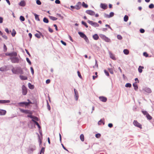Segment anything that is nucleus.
<instances>
[{"mask_svg": "<svg viewBox=\"0 0 154 154\" xmlns=\"http://www.w3.org/2000/svg\"><path fill=\"white\" fill-rule=\"evenodd\" d=\"M144 68V67L143 66H140L139 67L138 70L139 72L140 73H141L142 72L143 70L142 69Z\"/></svg>", "mask_w": 154, "mask_h": 154, "instance_id": "obj_23", "label": "nucleus"}, {"mask_svg": "<svg viewBox=\"0 0 154 154\" xmlns=\"http://www.w3.org/2000/svg\"><path fill=\"white\" fill-rule=\"evenodd\" d=\"M2 37L3 38H4L5 39H7V38H8L7 37L6 35H4L3 34H2Z\"/></svg>", "mask_w": 154, "mask_h": 154, "instance_id": "obj_63", "label": "nucleus"}, {"mask_svg": "<svg viewBox=\"0 0 154 154\" xmlns=\"http://www.w3.org/2000/svg\"><path fill=\"white\" fill-rule=\"evenodd\" d=\"M88 22L92 26L95 27H97L99 26V24L97 23L94 22L92 21L88 20Z\"/></svg>", "mask_w": 154, "mask_h": 154, "instance_id": "obj_4", "label": "nucleus"}, {"mask_svg": "<svg viewBox=\"0 0 154 154\" xmlns=\"http://www.w3.org/2000/svg\"><path fill=\"white\" fill-rule=\"evenodd\" d=\"M133 86L134 88V89L135 90H137L138 89V87L137 85L136 84H133Z\"/></svg>", "mask_w": 154, "mask_h": 154, "instance_id": "obj_40", "label": "nucleus"}, {"mask_svg": "<svg viewBox=\"0 0 154 154\" xmlns=\"http://www.w3.org/2000/svg\"><path fill=\"white\" fill-rule=\"evenodd\" d=\"M6 113V111L5 110L1 109L0 110V115H5Z\"/></svg>", "mask_w": 154, "mask_h": 154, "instance_id": "obj_15", "label": "nucleus"}, {"mask_svg": "<svg viewBox=\"0 0 154 154\" xmlns=\"http://www.w3.org/2000/svg\"><path fill=\"white\" fill-rule=\"evenodd\" d=\"M131 85L130 83H127L125 85V86L126 87H129L130 88L131 87Z\"/></svg>", "mask_w": 154, "mask_h": 154, "instance_id": "obj_35", "label": "nucleus"}, {"mask_svg": "<svg viewBox=\"0 0 154 154\" xmlns=\"http://www.w3.org/2000/svg\"><path fill=\"white\" fill-rule=\"evenodd\" d=\"M26 60L29 63V64L31 65V62L29 60V58L27 57L26 58Z\"/></svg>", "mask_w": 154, "mask_h": 154, "instance_id": "obj_48", "label": "nucleus"}, {"mask_svg": "<svg viewBox=\"0 0 154 154\" xmlns=\"http://www.w3.org/2000/svg\"><path fill=\"white\" fill-rule=\"evenodd\" d=\"M82 4L81 2H77L75 5V9L77 10L80 9L81 8Z\"/></svg>", "mask_w": 154, "mask_h": 154, "instance_id": "obj_7", "label": "nucleus"}, {"mask_svg": "<svg viewBox=\"0 0 154 154\" xmlns=\"http://www.w3.org/2000/svg\"><path fill=\"white\" fill-rule=\"evenodd\" d=\"M108 126L110 128H112L113 126V125L112 123H109L108 125Z\"/></svg>", "mask_w": 154, "mask_h": 154, "instance_id": "obj_59", "label": "nucleus"}, {"mask_svg": "<svg viewBox=\"0 0 154 154\" xmlns=\"http://www.w3.org/2000/svg\"><path fill=\"white\" fill-rule=\"evenodd\" d=\"M19 104L21 106H23L22 105V104H24L26 106H27L28 105V103H27V102H22L20 103H19Z\"/></svg>", "mask_w": 154, "mask_h": 154, "instance_id": "obj_20", "label": "nucleus"}, {"mask_svg": "<svg viewBox=\"0 0 154 154\" xmlns=\"http://www.w3.org/2000/svg\"><path fill=\"white\" fill-rule=\"evenodd\" d=\"M82 24L84 25L86 28H88V26L87 25V23L83 21H82Z\"/></svg>", "mask_w": 154, "mask_h": 154, "instance_id": "obj_37", "label": "nucleus"}, {"mask_svg": "<svg viewBox=\"0 0 154 154\" xmlns=\"http://www.w3.org/2000/svg\"><path fill=\"white\" fill-rule=\"evenodd\" d=\"M128 19V16L125 15L124 18V20L125 22H127Z\"/></svg>", "mask_w": 154, "mask_h": 154, "instance_id": "obj_32", "label": "nucleus"}, {"mask_svg": "<svg viewBox=\"0 0 154 154\" xmlns=\"http://www.w3.org/2000/svg\"><path fill=\"white\" fill-rule=\"evenodd\" d=\"M82 5L83 7L85 8H87L88 7V5L87 4H85L84 2H82Z\"/></svg>", "mask_w": 154, "mask_h": 154, "instance_id": "obj_29", "label": "nucleus"}, {"mask_svg": "<svg viewBox=\"0 0 154 154\" xmlns=\"http://www.w3.org/2000/svg\"><path fill=\"white\" fill-rule=\"evenodd\" d=\"M60 42H61V43L63 45H65V46L66 45V43L65 42H63L62 40H61Z\"/></svg>", "mask_w": 154, "mask_h": 154, "instance_id": "obj_58", "label": "nucleus"}, {"mask_svg": "<svg viewBox=\"0 0 154 154\" xmlns=\"http://www.w3.org/2000/svg\"><path fill=\"white\" fill-rule=\"evenodd\" d=\"M10 102L9 100H0V103H8Z\"/></svg>", "mask_w": 154, "mask_h": 154, "instance_id": "obj_25", "label": "nucleus"}, {"mask_svg": "<svg viewBox=\"0 0 154 154\" xmlns=\"http://www.w3.org/2000/svg\"><path fill=\"white\" fill-rule=\"evenodd\" d=\"M55 3L57 4H59L60 3V2L59 0H56L55 1Z\"/></svg>", "mask_w": 154, "mask_h": 154, "instance_id": "obj_55", "label": "nucleus"}, {"mask_svg": "<svg viewBox=\"0 0 154 154\" xmlns=\"http://www.w3.org/2000/svg\"><path fill=\"white\" fill-rule=\"evenodd\" d=\"M3 18L1 17H0V23H2L3 22Z\"/></svg>", "mask_w": 154, "mask_h": 154, "instance_id": "obj_60", "label": "nucleus"}, {"mask_svg": "<svg viewBox=\"0 0 154 154\" xmlns=\"http://www.w3.org/2000/svg\"><path fill=\"white\" fill-rule=\"evenodd\" d=\"M7 51V48L6 45L4 44V52H6Z\"/></svg>", "mask_w": 154, "mask_h": 154, "instance_id": "obj_45", "label": "nucleus"}, {"mask_svg": "<svg viewBox=\"0 0 154 154\" xmlns=\"http://www.w3.org/2000/svg\"><path fill=\"white\" fill-rule=\"evenodd\" d=\"M101 136V135L100 134H97L95 135V137L97 138H99Z\"/></svg>", "mask_w": 154, "mask_h": 154, "instance_id": "obj_47", "label": "nucleus"}, {"mask_svg": "<svg viewBox=\"0 0 154 154\" xmlns=\"http://www.w3.org/2000/svg\"><path fill=\"white\" fill-rule=\"evenodd\" d=\"M19 109L20 111L23 113L26 114H29L30 113V111L29 110H24L21 109Z\"/></svg>", "mask_w": 154, "mask_h": 154, "instance_id": "obj_11", "label": "nucleus"}, {"mask_svg": "<svg viewBox=\"0 0 154 154\" xmlns=\"http://www.w3.org/2000/svg\"><path fill=\"white\" fill-rule=\"evenodd\" d=\"M140 32L141 33H143L145 32V30L143 29H140Z\"/></svg>", "mask_w": 154, "mask_h": 154, "instance_id": "obj_56", "label": "nucleus"}, {"mask_svg": "<svg viewBox=\"0 0 154 154\" xmlns=\"http://www.w3.org/2000/svg\"><path fill=\"white\" fill-rule=\"evenodd\" d=\"M6 70V66L2 67L0 68V71L2 72L5 71Z\"/></svg>", "mask_w": 154, "mask_h": 154, "instance_id": "obj_21", "label": "nucleus"}, {"mask_svg": "<svg viewBox=\"0 0 154 154\" xmlns=\"http://www.w3.org/2000/svg\"><path fill=\"white\" fill-rule=\"evenodd\" d=\"M19 5L20 6L24 7L26 5L25 2L24 0L20 2Z\"/></svg>", "mask_w": 154, "mask_h": 154, "instance_id": "obj_13", "label": "nucleus"}, {"mask_svg": "<svg viewBox=\"0 0 154 154\" xmlns=\"http://www.w3.org/2000/svg\"><path fill=\"white\" fill-rule=\"evenodd\" d=\"M27 92V90L26 88L24 85H23L22 87V93L23 95L26 94Z\"/></svg>", "mask_w": 154, "mask_h": 154, "instance_id": "obj_6", "label": "nucleus"}, {"mask_svg": "<svg viewBox=\"0 0 154 154\" xmlns=\"http://www.w3.org/2000/svg\"><path fill=\"white\" fill-rule=\"evenodd\" d=\"M117 38L119 40H121L122 39V37L120 35H118L117 36Z\"/></svg>", "mask_w": 154, "mask_h": 154, "instance_id": "obj_46", "label": "nucleus"}, {"mask_svg": "<svg viewBox=\"0 0 154 154\" xmlns=\"http://www.w3.org/2000/svg\"><path fill=\"white\" fill-rule=\"evenodd\" d=\"M11 60L12 62L14 63H16L18 61V60L16 57L11 58Z\"/></svg>", "mask_w": 154, "mask_h": 154, "instance_id": "obj_22", "label": "nucleus"}, {"mask_svg": "<svg viewBox=\"0 0 154 154\" xmlns=\"http://www.w3.org/2000/svg\"><path fill=\"white\" fill-rule=\"evenodd\" d=\"M100 6L101 8L104 9H106L107 8V5L106 4L101 3Z\"/></svg>", "mask_w": 154, "mask_h": 154, "instance_id": "obj_14", "label": "nucleus"}, {"mask_svg": "<svg viewBox=\"0 0 154 154\" xmlns=\"http://www.w3.org/2000/svg\"><path fill=\"white\" fill-rule=\"evenodd\" d=\"M11 71L14 74H23V70L20 68H18L16 69H15L14 68H13L11 69Z\"/></svg>", "mask_w": 154, "mask_h": 154, "instance_id": "obj_1", "label": "nucleus"}, {"mask_svg": "<svg viewBox=\"0 0 154 154\" xmlns=\"http://www.w3.org/2000/svg\"><path fill=\"white\" fill-rule=\"evenodd\" d=\"M44 151H45V148L44 147H42L41 149L40 154H41L42 152L43 153H44Z\"/></svg>", "mask_w": 154, "mask_h": 154, "instance_id": "obj_51", "label": "nucleus"}, {"mask_svg": "<svg viewBox=\"0 0 154 154\" xmlns=\"http://www.w3.org/2000/svg\"><path fill=\"white\" fill-rule=\"evenodd\" d=\"M101 123H103V125H104L105 124L104 122L102 121V120H100L98 122V124L99 125H100L101 124Z\"/></svg>", "mask_w": 154, "mask_h": 154, "instance_id": "obj_36", "label": "nucleus"}, {"mask_svg": "<svg viewBox=\"0 0 154 154\" xmlns=\"http://www.w3.org/2000/svg\"><path fill=\"white\" fill-rule=\"evenodd\" d=\"M86 12L87 14L92 16L94 15L95 14V12L94 11L91 10H86Z\"/></svg>", "mask_w": 154, "mask_h": 154, "instance_id": "obj_8", "label": "nucleus"}, {"mask_svg": "<svg viewBox=\"0 0 154 154\" xmlns=\"http://www.w3.org/2000/svg\"><path fill=\"white\" fill-rule=\"evenodd\" d=\"M109 55L110 57L113 60H115L116 58L115 57V55L114 54L111 53H109Z\"/></svg>", "mask_w": 154, "mask_h": 154, "instance_id": "obj_16", "label": "nucleus"}, {"mask_svg": "<svg viewBox=\"0 0 154 154\" xmlns=\"http://www.w3.org/2000/svg\"><path fill=\"white\" fill-rule=\"evenodd\" d=\"M49 17L51 20H56L57 19V18L52 16H49Z\"/></svg>", "mask_w": 154, "mask_h": 154, "instance_id": "obj_27", "label": "nucleus"}, {"mask_svg": "<svg viewBox=\"0 0 154 154\" xmlns=\"http://www.w3.org/2000/svg\"><path fill=\"white\" fill-rule=\"evenodd\" d=\"M78 33L80 35V37L83 38L87 42H89L88 37L83 33L79 32Z\"/></svg>", "mask_w": 154, "mask_h": 154, "instance_id": "obj_3", "label": "nucleus"}, {"mask_svg": "<svg viewBox=\"0 0 154 154\" xmlns=\"http://www.w3.org/2000/svg\"><path fill=\"white\" fill-rule=\"evenodd\" d=\"M133 124L135 126L137 127L140 129L142 128L141 124L139 123L137 121L134 120Z\"/></svg>", "mask_w": 154, "mask_h": 154, "instance_id": "obj_5", "label": "nucleus"}, {"mask_svg": "<svg viewBox=\"0 0 154 154\" xmlns=\"http://www.w3.org/2000/svg\"><path fill=\"white\" fill-rule=\"evenodd\" d=\"M142 112L143 113V115H146V116L148 113L146 111H142Z\"/></svg>", "mask_w": 154, "mask_h": 154, "instance_id": "obj_41", "label": "nucleus"}, {"mask_svg": "<svg viewBox=\"0 0 154 154\" xmlns=\"http://www.w3.org/2000/svg\"><path fill=\"white\" fill-rule=\"evenodd\" d=\"M99 98L100 101L104 102H106L107 100L106 97L103 96L100 97Z\"/></svg>", "mask_w": 154, "mask_h": 154, "instance_id": "obj_10", "label": "nucleus"}, {"mask_svg": "<svg viewBox=\"0 0 154 154\" xmlns=\"http://www.w3.org/2000/svg\"><path fill=\"white\" fill-rule=\"evenodd\" d=\"M34 15L35 16V19L36 20H38V21H39L40 19L38 17V15L36 14H34Z\"/></svg>", "mask_w": 154, "mask_h": 154, "instance_id": "obj_30", "label": "nucleus"}, {"mask_svg": "<svg viewBox=\"0 0 154 154\" xmlns=\"http://www.w3.org/2000/svg\"><path fill=\"white\" fill-rule=\"evenodd\" d=\"M93 38L95 40H97L99 38V36L97 34H95L93 36Z\"/></svg>", "mask_w": 154, "mask_h": 154, "instance_id": "obj_17", "label": "nucleus"}, {"mask_svg": "<svg viewBox=\"0 0 154 154\" xmlns=\"http://www.w3.org/2000/svg\"><path fill=\"white\" fill-rule=\"evenodd\" d=\"M6 55H8V56H12L13 55V54H11V53H6Z\"/></svg>", "mask_w": 154, "mask_h": 154, "instance_id": "obj_57", "label": "nucleus"}, {"mask_svg": "<svg viewBox=\"0 0 154 154\" xmlns=\"http://www.w3.org/2000/svg\"><path fill=\"white\" fill-rule=\"evenodd\" d=\"M150 8H154V5L152 4H150L149 6Z\"/></svg>", "mask_w": 154, "mask_h": 154, "instance_id": "obj_43", "label": "nucleus"}, {"mask_svg": "<svg viewBox=\"0 0 154 154\" xmlns=\"http://www.w3.org/2000/svg\"><path fill=\"white\" fill-rule=\"evenodd\" d=\"M32 118V119H34L35 121H38V119L37 117L33 116Z\"/></svg>", "mask_w": 154, "mask_h": 154, "instance_id": "obj_38", "label": "nucleus"}, {"mask_svg": "<svg viewBox=\"0 0 154 154\" xmlns=\"http://www.w3.org/2000/svg\"><path fill=\"white\" fill-rule=\"evenodd\" d=\"M36 3L38 5H41V2L39 0H37L36 1Z\"/></svg>", "mask_w": 154, "mask_h": 154, "instance_id": "obj_49", "label": "nucleus"}, {"mask_svg": "<svg viewBox=\"0 0 154 154\" xmlns=\"http://www.w3.org/2000/svg\"><path fill=\"white\" fill-rule=\"evenodd\" d=\"M123 52L125 54L127 55L129 53V51L128 49H124L123 51Z\"/></svg>", "mask_w": 154, "mask_h": 154, "instance_id": "obj_31", "label": "nucleus"}, {"mask_svg": "<svg viewBox=\"0 0 154 154\" xmlns=\"http://www.w3.org/2000/svg\"><path fill=\"white\" fill-rule=\"evenodd\" d=\"M145 91L148 93H150L152 91L149 88H146L145 89Z\"/></svg>", "mask_w": 154, "mask_h": 154, "instance_id": "obj_26", "label": "nucleus"}, {"mask_svg": "<svg viewBox=\"0 0 154 154\" xmlns=\"http://www.w3.org/2000/svg\"><path fill=\"white\" fill-rule=\"evenodd\" d=\"M47 108L48 110H50L51 109V107L50 106L49 104L48 103V102L47 101Z\"/></svg>", "mask_w": 154, "mask_h": 154, "instance_id": "obj_54", "label": "nucleus"}, {"mask_svg": "<svg viewBox=\"0 0 154 154\" xmlns=\"http://www.w3.org/2000/svg\"><path fill=\"white\" fill-rule=\"evenodd\" d=\"M143 55L144 56H145L146 57H147L148 56V54L146 52H144L143 53Z\"/></svg>", "mask_w": 154, "mask_h": 154, "instance_id": "obj_53", "label": "nucleus"}, {"mask_svg": "<svg viewBox=\"0 0 154 154\" xmlns=\"http://www.w3.org/2000/svg\"><path fill=\"white\" fill-rule=\"evenodd\" d=\"M50 82V80L49 79H47L46 81V82L47 84H49Z\"/></svg>", "mask_w": 154, "mask_h": 154, "instance_id": "obj_64", "label": "nucleus"}, {"mask_svg": "<svg viewBox=\"0 0 154 154\" xmlns=\"http://www.w3.org/2000/svg\"><path fill=\"white\" fill-rule=\"evenodd\" d=\"M37 31L39 33V34L36 33L35 34V36L38 38H41V36L42 35V34L39 31Z\"/></svg>", "mask_w": 154, "mask_h": 154, "instance_id": "obj_12", "label": "nucleus"}, {"mask_svg": "<svg viewBox=\"0 0 154 154\" xmlns=\"http://www.w3.org/2000/svg\"><path fill=\"white\" fill-rule=\"evenodd\" d=\"M114 15V13L113 12H111L110 14V15L109 17H111L113 16Z\"/></svg>", "mask_w": 154, "mask_h": 154, "instance_id": "obj_62", "label": "nucleus"}, {"mask_svg": "<svg viewBox=\"0 0 154 154\" xmlns=\"http://www.w3.org/2000/svg\"><path fill=\"white\" fill-rule=\"evenodd\" d=\"M74 91L75 94V98L76 100H77L79 97L78 93L77 90L75 89H74Z\"/></svg>", "mask_w": 154, "mask_h": 154, "instance_id": "obj_9", "label": "nucleus"}, {"mask_svg": "<svg viewBox=\"0 0 154 154\" xmlns=\"http://www.w3.org/2000/svg\"><path fill=\"white\" fill-rule=\"evenodd\" d=\"M77 73H78V75L79 76V77L81 79L82 78V76L81 75V73L79 71H78L77 72Z\"/></svg>", "mask_w": 154, "mask_h": 154, "instance_id": "obj_52", "label": "nucleus"}, {"mask_svg": "<svg viewBox=\"0 0 154 154\" xmlns=\"http://www.w3.org/2000/svg\"><path fill=\"white\" fill-rule=\"evenodd\" d=\"M16 32L15 30L14 29H13V30L12 32V35L13 36H15V34H16Z\"/></svg>", "mask_w": 154, "mask_h": 154, "instance_id": "obj_39", "label": "nucleus"}, {"mask_svg": "<svg viewBox=\"0 0 154 154\" xmlns=\"http://www.w3.org/2000/svg\"><path fill=\"white\" fill-rule=\"evenodd\" d=\"M108 70L110 73L112 74H113V71L112 69L108 68Z\"/></svg>", "mask_w": 154, "mask_h": 154, "instance_id": "obj_42", "label": "nucleus"}, {"mask_svg": "<svg viewBox=\"0 0 154 154\" xmlns=\"http://www.w3.org/2000/svg\"><path fill=\"white\" fill-rule=\"evenodd\" d=\"M32 121L33 122L38 126V128L39 129H40L41 128V127L38 122L35 121L34 120V119H32Z\"/></svg>", "mask_w": 154, "mask_h": 154, "instance_id": "obj_19", "label": "nucleus"}, {"mask_svg": "<svg viewBox=\"0 0 154 154\" xmlns=\"http://www.w3.org/2000/svg\"><path fill=\"white\" fill-rule=\"evenodd\" d=\"M29 88L30 89H33L34 88V86L33 85H31L30 83H29L28 84Z\"/></svg>", "mask_w": 154, "mask_h": 154, "instance_id": "obj_28", "label": "nucleus"}, {"mask_svg": "<svg viewBox=\"0 0 154 154\" xmlns=\"http://www.w3.org/2000/svg\"><path fill=\"white\" fill-rule=\"evenodd\" d=\"M43 21L45 23H48V22H49L48 19L45 17L43 19Z\"/></svg>", "mask_w": 154, "mask_h": 154, "instance_id": "obj_34", "label": "nucleus"}, {"mask_svg": "<svg viewBox=\"0 0 154 154\" xmlns=\"http://www.w3.org/2000/svg\"><path fill=\"white\" fill-rule=\"evenodd\" d=\"M99 36L105 42H111L110 39L107 37H106L105 35L102 34H100L99 35Z\"/></svg>", "mask_w": 154, "mask_h": 154, "instance_id": "obj_2", "label": "nucleus"}, {"mask_svg": "<svg viewBox=\"0 0 154 154\" xmlns=\"http://www.w3.org/2000/svg\"><path fill=\"white\" fill-rule=\"evenodd\" d=\"M80 138L82 141L83 142L84 141V136L83 134H81L80 136Z\"/></svg>", "mask_w": 154, "mask_h": 154, "instance_id": "obj_24", "label": "nucleus"}, {"mask_svg": "<svg viewBox=\"0 0 154 154\" xmlns=\"http://www.w3.org/2000/svg\"><path fill=\"white\" fill-rule=\"evenodd\" d=\"M104 72L106 75L108 76H109V74L108 72L106 70H104Z\"/></svg>", "mask_w": 154, "mask_h": 154, "instance_id": "obj_50", "label": "nucleus"}, {"mask_svg": "<svg viewBox=\"0 0 154 154\" xmlns=\"http://www.w3.org/2000/svg\"><path fill=\"white\" fill-rule=\"evenodd\" d=\"M20 77L21 80H25L27 79V77L26 76L20 75Z\"/></svg>", "mask_w": 154, "mask_h": 154, "instance_id": "obj_18", "label": "nucleus"}, {"mask_svg": "<svg viewBox=\"0 0 154 154\" xmlns=\"http://www.w3.org/2000/svg\"><path fill=\"white\" fill-rule=\"evenodd\" d=\"M20 20H21L22 21H23L25 20V18L23 16H20Z\"/></svg>", "mask_w": 154, "mask_h": 154, "instance_id": "obj_44", "label": "nucleus"}, {"mask_svg": "<svg viewBox=\"0 0 154 154\" xmlns=\"http://www.w3.org/2000/svg\"><path fill=\"white\" fill-rule=\"evenodd\" d=\"M146 117L148 119L151 120L152 119V117L148 113L146 116Z\"/></svg>", "mask_w": 154, "mask_h": 154, "instance_id": "obj_33", "label": "nucleus"}, {"mask_svg": "<svg viewBox=\"0 0 154 154\" xmlns=\"http://www.w3.org/2000/svg\"><path fill=\"white\" fill-rule=\"evenodd\" d=\"M30 69L32 74H34V70L33 69V68L32 67H31Z\"/></svg>", "mask_w": 154, "mask_h": 154, "instance_id": "obj_61", "label": "nucleus"}]
</instances>
